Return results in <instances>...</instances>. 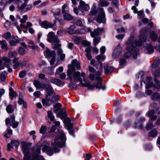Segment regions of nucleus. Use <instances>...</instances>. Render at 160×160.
<instances>
[{"mask_svg":"<svg viewBox=\"0 0 160 160\" xmlns=\"http://www.w3.org/2000/svg\"><path fill=\"white\" fill-rule=\"evenodd\" d=\"M147 36L146 35H141L139 36V40H136L134 42L132 41L131 39L128 40L127 42V44L130 45V46L135 47L134 45L136 46L140 47L142 45V43H145L144 47L145 49L146 52L149 53H152L154 51V49L151 44V42L150 40H147Z\"/></svg>","mask_w":160,"mask_h":160,"instance_id":"obj_1","label":"nucleus"},{"mask_svg":"<svg viewBox=\"0 0 160 160\" xmlns=\"http://www.w3.org/2000/svg\"><path fill=\"white\" fill-rule=\"evenodd\" d=\"M59 139L58 138H56L54 143L51 144L52 148L49 147V144L48 143L44 144L42 151L43 152L46 151L47 154L50 156L52 155L53 152L54 153L59 152L60 150L58 147H62L64 146L63 143L59 141Z\"/></svg>","mask_w":160,"mask_h":160,"instance_id":"obj_2","label":"nucleus"},{"mask_svg":"<svg viewBox=\"0 0 160 160\" xmlns=\"http://www.w3.org/2000/svg\"><path fill=\"white\" fill-rule=\"evenodd\" d=\"M75 70L74 68H69L67 70V76L70 81L81 82L82 79L80 77V72L79 71L75 72Z\"/></svg>","mask_w":160,"mask_h":160,"instance_id":"obj_3","label":"nucleus"},{"mask_svg":"<svg viewBox=\"0 0 160 160\" xmlns=\"http://www.w3.org/2000/svg\"><path fill=\"white\" fill-rule=\"evenodd\" d=\"M59 98L58 95H56L55 92L53 93L48 94L46 95L45 98L42 100V103L43 105L50 106L52 103H55L58 102Z\"/></svg>","mask_w":160,"mask_h":160,"instance_id":"obj_4","label":"nucleus"},{"mask_svg":"<svg viewBox=\"0 0 160 160\" xmlns=\"http://www.w3.org/2000/svg\"><path fill=\"white\" fill-rule=\"evenodd\" d=\"M127 52L123 55L124 58H129L132 55L134 59L136 58L138 54V50L137 48L129 46L127 47Z\"/></svg>","mask_w":160,"mask_h":160,"instance_id":"obj_5","label":"nucleus"},{"mask_svg":"<svg viewBox=\"0 0 160 160\" xmlns=\"http://www.w3.org/2000/svg\"><path fill=\"white\" fill-rule=\"evenodd\" d=\"M96 58L98 61L100 60H102L103 61H104L105 59V57L104 55H99L96 57ZM98 64L97 66L96 65L95 66L97 68H98L99 69L97 72L98 75H100L101 74V72H102V64L101 62L99 61L98 62Z\"/></svg>","mask_w":160,"mask_h":160,"instance_id":"obj_6","label":"nucleus"},{"mask_svg":"<svg viewBox=\"0 0 160 160\" xmlns=\"http://www.w3.org/2000/svg\"><path fill=\"white\" fill-rule=\"evenodd\" d=\"M98 9L99 10L100 13L99 14L98 17L96 18V21L98 22L99 23L102 22L104 23L106 21L105 12L103 11L102 8H98Z\"/></svg>","mask_w":160,"mask_h":160,"instance_id":"obj_7","label":"nucleus"},{"mask_svg":"<svg viewBox=\"0 0 160 160\" xmlns=\"http://www.w3.org/2000/svg\"><path fill=\"white\" fill-rule=\"evenodd\" d=\"M22 148V149L23 153L25 154L24 157V159L25 160H27L26 159V155L28 154L29 152L28 146L29 144L27 142H21Z\"/></svg>","mask_w":160,"mask_h":160,"instance_id":"obj_8","label":"nucleus"},{"mask_svg":"<svg viewBox=\"0 0 160 160\" xmlns=\"http://www.w3.org/2000/svg\"><path fill=\"white\" fill-rule=\"evenodd\" d=\"M122 51V47L119 44L113 51L112 55L113 57L114 58H118L121 53Z\"/></svg>","mask_w":160,"mask_h":160,"instance_id":"obj_9","label":"nucleus"},{"mask_svg":"<svg viewBox=\"0 0 160 160\" xmlns=\"http://www.w3.org/2000/svg\"><path fill=\"white\" fill-rule=\"evenodd\" d=\"M45 57L49 58H52L56 57V52L54 51H51L49 49L47 48V50L44 52Z\"/></svg>","mask_w":160,"mask_h":160,"instance_id":"obj_10","label":"nucleus"},{"mask_svg":"<svg viewBox=\"0 0 160 160\" xmlns=\"http://www.w3.org/2000/svg\"><path fill=\"white\" fill-rule=\"evenodd\" d=\"M79 8V9L85 11L89 10L90 8L89 5L86 4L82 0L80 1Z\"/></svg>","mask_w":160,"mask_h":160,"instance_id":"obj_11","label":"nucleus"},{"mask_svg":"<svg viewBox=\"0 0 160 160\" xmlns=\"http://www.w3.org/2000/svg\"><path fill=\"white\" fill-rule=\"evenodd\" d=\"M50 82L60 87L63 86L64 84V83L62 82L60 80L56 78H50Z\"/></svg>","mask_w":160,"mask_h":160,"instance_id":"obj_12","label":"nucleus"},{"mask_svg":"<svg viewBox=\"0 0 160 160\" xmlns=\"http://www.w3.org/2000/svg\"><path fill=\"white\" fill-rule=\"evenodd\" d=\"M104 30L103 28H98L97 29H95L93 31L91 32V36L92 37L95 36H98Z\"/></svg>","mask_w":160,"mask_h":160,"instance_id":"obj_13","label":"nucleus"},{"mask_svg":"<svg viewBox=\"0 0 160 160\" xmlns=\"http://www.w3.org/2000/svg\"><path fill=\"white\" fill-rule=\"evenodd\" d=\"M19 145V142L17 140H12L11 143H9L7 145V150L10 151L11 149L12 146L17 147Z\"/></svg>","mask_w":160,"mask_h":160,"instance_id":"obj_14","label":"nucleus"},{"mask_svg":"<svg viewBox=\"0 0 160 160\" xmlns=\"http://www.w3.org/2000/svg\"><path fill=\"white\" fill-rule=\"evenodd\" d=\"M155 111L154 110H149L147 113L148 116L150 118L151 120L154 121L156 120L157 118V116L154 115Z\"/></svg>","mask_w":160,"mask_h":160,"instance_id":"obj_15","label":"nucleus"},{"mask_svg":"<svg viewBox=\"0 0 160 160\" xmlns=\"http://www.w3.org/2000/svg\"><path fill=\"white\" fill-rule=\"evenodd\" d=\"M152 79V78L151 77H148L144 81V83L146 84V88L148 89L153 86V83L150 82Z\"/></svg>","mask_w":160,"mask_h":160,"instance_id":"obj_16","label":"nucleus"},{"mask_svg":"<svg viewBox=\"0 0 160 160\" xmlns=\"http://www.w3.org/2000/svg\"><path fill=\"white\" fill-rule=\"evenodd\" d=\"M10 118H7L5 119V124L6 125L10 124L15 121V117L13 114L10 115Z\"/></svg>","mask_w":160,"mask_h":160,"instance_id":"obj_17","label":"nucleus"},{"mask_svg":"<svg viewBox=\"0 0 160 160\" xmlns=\"http://www.w3.org/2000/svg\"><path fill=\"white\" fill-rule=\"evenodd\" d=\"M41 26L42 28H52L54 26V25L49 22L44 21L41 23Z\"/></svg>","mask_w":160,"mask_h":160,"instance_id":"obj_18","label":"nucleus"},{"mask_svg":"<svg viewBox=\"0 0 160 160\" xmlns=\"http://www.w3.org/2000/svg\"><path fill=\"white\" fill-rule=\"evenodd\" d=\"M72 66L70 68H74L75 69L76 68L78 70L80 69V63L76 59L72 61Z\"/></svg>","mask_w":160,"mask_h":160,"instance_id":"obj_19","label":"nucleus"},{"mask_svg":"<svg viewBox=\"0 0 160 160\" xmlns=\"http://www.w3.org/2000/svg\"><path fill=\"white\" fill-rule=\"evenodd\" d=\"M6 110L8 113H12L15 110L14 107L13 105L9 104L7 106Z\"/></svg>","mask_w":160,"mask_h":160,"instance_id":"obj_20","label":"nucleus"},{"mask_svg":"<svg viewBox=\"0 0 160 160\" xmlns=\"http://www.w3.org/2000/svg\"><path fill=\"white\" fill-rule=\"evenodd\" d=\"M108 65H106L104 67L105 74H107L109 72L111 73L114 70V68L113 67L110 66L108 68Z\"/></svg>","mask_w":160,"mask_h":160,"instance_id":"obj_21","label":"nucleus"},{"mask_svg":"<svg viewBox=\"0 0 160 160\" xmlns=\"http://www.w3.org/2000/svg\"><path fill=\"white\" fill-rule=\"evenodd\" d=\"M55 35L52 32H50L48 35L47 37V41L49 42H53L54 40L53 38H54Z\"/></svg>","mask_w":160,"mask_h":160,"instance_id":"obj_22","label":"nucleus"},{"mask_svg":"<svg viewBox=\"0 0 160 160\" xmlns=\"http://www.w3.org/2000/svg\"><path fill=\"white\" fill-rule=\"evenodd\" d=\"M46 91L48 94L53 93L54 94L55 92L52 86L49 84H47L46 87Z\"/></svg>","mask_w":160,"mask_h":160,"instance_id":"obj_23","label":"nucleus"},{"mask_svg":"<svg viewBox=\"0 0 160 160\" xmlns=\"http://www.w3.org/2000/svg\"><path fill=\"white\" fill-rule=\"evenodd\" d=\"M9 95L11 97V99L12 100L14 97H16L18 96V94L14 91L13 89L11 87L9 88Z\"/></svg>","mask_w":160,"mask_h":160,"instance_id":"obj_24","label":"nucleus"},{"mask_svg":"<svg viewBox=\"0 0 160 160\" xmlns=\"http://www.w3.org/2000/svg\"><path fill=\"white\" fill-rule=\"evenodd\" d=\"M160 63V58H156L153 62L152 64L151 67L153 68H155L158 67Z\"/></svg>","mask_w":160,"mask_h":160,"instance_id":"obj_25","label":"nucleus"},{"mask_svg":"<svg viewBox=\"0 0 160 160\" xmlns=\"http://www.w3.org/2000/svg\"><path fill=\"white\" fill-rule=\"evenodd\" d=\"M0 44L1 45V48L5 50L6 51L9 48L7 46V43L6 41L4 40H1L0 41Z\"/></svg>","mask_w":160,"mask_h":160,"instance_id":"obj_26","label":"nucleus"},{"mask_svg":"<svg viewBox=\"0 0 160 160\" xmlns=\"http://www.w3.org/2000/svg\"><path fill=\"white\" fill-rule=\"evenodd\" d=\"M150 38L153 42H155L157 40L158 38V35L157 33L152 31L150 34Z\"/></svg>","mask_w":160,"mask_h":160,"instance_id":"obj_27","label":"nucleus"},{"mask_svg":"<svg viewBox=\"0 0 160 160\" xmlns=\"http://www.w3.org/2000/svg\"><path fill=\"white\" fill-rule=\"evenodd\" d=\"M12 40H11L9 41V43L11 46H14L17 43H19V41L18 39L15 38L14 37H12Z\"/></svg>","mask_w":160,"mask_h":160,"instance_id":"obj_28","label":"nucleus"},{"mask_svg":"<svg viewBox=\"0 0 160 160\" xmlns=\"http://www.w3.org/2000/svg\"><path fill=\"white\" fill-rule=\"evenodd\" d=\"M75 27L74 26H71L67 30L68 33L70 34L76 33V30H75Z\"/></svg>","mask_w":160,"mask_h":160,"instance_id":"obj_29","label":"nucleus"},{"mask_svg":"<svg viewBox=\"0 0 160 160\" xmlns=\"http://www.w3.org/2000/svg\"><path fill=\"white\" fill-rule=\"evenodd\" d=\"M15 1V0H2L0 2V5H2L4 4V6H5L8 4H9Z\"/></svg>","mask_w":160,"mask_h":160,"instance_id":"obj_30","label":"nucleus"},{"mask_svg":"<svg viewBox=\"0 0 160 160\" xmlns=\"http://www.w3.org/2000/svg\"><path fill=\"white\" fill-rule=\"evenodd\" d=\"M151 97L152 100L156 101L160 98V95L158 93L155 92L152 94Z\"/></svg>","mask_w":160,"mask_h":160,"instance_id":"obj_31","label":"nucleus"},{"mask_svg":"<svg viewBox=\"0 0 160 160\" xmlns=\"http://www.w3.org/2000/svg\"><path fill=\"white\" fill-rule=\"evenodd\" d=\"M158 132L155 129H153L150 131L148 133V136L153 138L155 137L157 135Z\"/></svg>","mask_w":160,"mask_h":160,"instance_id":"obj_32","label":"nucleus"},{"mask_svg":"<svg viewBox=\"0 0 160 160\" xmlns=\"http://www.w3.org/2000/svg\"><path fill=\"white\" fill-rule=\"evenodd\" d=\"M58 115L60 116L62 119H63L67 116V114L65 111L63 109L61 110L58 113Z\"/></svg>","mask_w":160,"mask_h":160,"instance_id":"obj_33","label":"nucleus"},{"mask_svg":"<svg viewBox=\"0 0 160 160\" xmlns=\"http://www.w3.org/2000/svg\"><path fill=\"white\" fill-rule=\"evenodd\" d=\"M58 133H59V138L61 139L62 142L65 141V136L63 131L61 129L58 130Z\"/></svg>","mask_w":160,"mask_h":160,"instance_id":"obj_34","label":"nucleus"},{"mask_svg":"<svg viewBox=\"0 0 160 160\" xmlns=\"http://www.w3.org/2000/svg\"><path fill=\"white\" fill-rule=\"evenodd\" d=\"M108 0H100V5L102 7L107 6L109 4V3L108 2Z\"/></svg>","mask_w":160,"mask_h":160,"instance_id":"obj_35","label":"nucleus"},{"mask_svg":"<svg viewBox=\"0 0 160 160\" xmlns=\"http://www.w3.org/2000/svg\"><path fill=\"white\" fill-rule=\"evenodd\" d=\"M63 18L67 20H71L73 19V17L68 13H65L63 15Z\"/></svg>","mask_w":160,"mask_h":160,"instance_id":"obj_36","label":"nucleus"},{"mask_svg":"<svg viewBox=\"0 0 160 160\" xmlns=\"http://www.w3.org/2000/svg\"><path fill=\"white\" fill-rule=\"evenodd\" d=\"M18 55V53L15 51H11L8 52V57L12 58L16 57Z\"/></svg>","mask_w":160,"mask_h":160,"instance_id":"obj_37","label":"nucleus"},{"mask_svg":"<svg viewBox=\"0 0 160 160\" xmlns=\"http://www.w3.org/2000/svg\"><path fill=\"white\" fill-rule=\"evenodd\" d=\"M48 117L49 118L51 121H53L55 119L54 116L53 115L52 112L51 111H49L47 112Z\"/></svg>","mask_w":160,"mask_h":160,"instance_id":"obj_38","label":"nucleus"},{"mask_svg":"<svg viewBox=\"0 0 160 160\" xmlns=\"http://www.w3.org/2000/svg\"><path fill=\"white\" fill-rule=\"evenodd\" d=\"M125 58H121L119 60V65L122 67L120 68H123L126 64L127 61Z\"/></svg>","mask_w":160,"mask_h":160,"instance_id":"obj_39","label":"nucleus"},{"mask_svg":"<svg viewBox=\"0 0 160 160\" xmlns=\"http://www.w3.org/2000/svg\"><path fill=\"white\" fill-rule=\"evenodd\" d=\"M54 67H50L48 68L47 71L46 73L49 75L53 74L54 72L53 71Z\"/></svg>","mask_w":160,"mask_h":160,"instance_id":"obj_40","label":"nucleus"},{"mask_svg":"<svg viewBox=\"0 0 160 160\" xmlns=\"http://www.w3.org/2000/svg\"><path fill=\"white\" fill-rule=\"evenodd\" d=\"M72 39L74 41L75 43L77 44L80 43L81 41V38L79 37L74 36L73 37Z\"/></svg>","mask_w":160,"mask_h":160,"instance_id":"obj_41","label":"nucleus"},{"mask_svg":"<svg viewBox=\"0 0 160 160\" xmlns=\"http://www.w3.org/2000/svg\"><path fill=\"white\" fill-rule=\"evenodd\" d=\"M148 28L147 27H145L142 28L140 30V32L141 34L140 36L141 35H145L144 34H147L148 33Z\"/></svg>","mask_w":160,"mask_h":160,"instance_id":"obj_42","label":"nucleus"},{"mask_svg":"<svg viewBox=\"0 0 160 160\" xmlns=\"http://www.w3.org/2000/svg\"><path fill=\"white\" fill-rule=\"evenodd\" d=\"M86 30L84 28H80L76 30V34H83L85 33Z\"/></svg>","mask_w":160,"mask_h":160,"instance_id":"obj_43","label":"nucleus"},{"mask_svg":"<svg viewBox=\"0 0 160 160\" xmlns=\"http://www.w3.org/2000/svg\"><path fill=\"white\" fill-rule=\"evenodd\" d=\"M134 127L135 128H138L140 129L143 128V126L139 121H138L135 123Z\"/></svg>","mask_w":160,"mask_h":160,"instance_id":"obj_44","label":"nucleus"},{"mask_svg":"<svg viewBox=\"0 0 160 160\" xmlns=\"http://www.w3.org/2000/svg\"><path fill=\"white\" fill-rule=\"evenodd\" d=\"M2 37L7 40L11 38V34L10 33L8 32L6 33L3 34L2 35Z\"/></svg>","mask_w":160,"mask_h":160,"instance_id":"obj_45","label":"nucleus"},{"mask_svg":"<svg viewBox=\"0 0 160 160\" xmlns=\"http://www.w3.org/2000/svg\"><path fill=\"white\" fill-rule=\"evenodd\" d=\"M101 38L99 37L94 38L93 39V44L94 46H96L100 42Z\"/></svg>","mask_w":160,"mask_h":160,"instance_id":"obj_46","label":"nucleus"},{"mask_svg":"<svg viewBox=\"0 0 160 160\" xmlns=\"http://www.w3.org/2000/svg\"><path fill=\"white\" fill-rule=\"evenodd\" d=\"M28 43L29 44L28 47L34 50L37 48L34 45L33 42L31 40L29 41Z\"/></svg>","mask_w":160,"mask_h":160,"instance_id":"obj_47","label":"nucleus"},{"mask_svg":"<svg viewBox=\"0 0 160 160\" xmlns=\"http://www.w3.org/2000/svg\"><path fill=\"white\" fill-rule=\"evenodd\" d=\"M46 131L47 127L44 126H42L39 129V132L42 134L45 133Z\"/></svg>","mask_w":160,"mask_h":160,"instance_id":"obj_48","label":"nucleus"},{"mask_svg":"<svg viewBox=\"0 0 160 160\" xmlns=\"http://www.w3.org/2000/svg\"><path fill=\"white\" fill-rule=\"evenodd\" d=\"M93 85L96 88L100 89L102 85V81L98 82L97 83L94 82L93 83Z\"/></svg>","mask_w":160,"mask_h":160,"instance_id":"obj_49","label":"nucleus"},{"mask_svg":"<svg viewBox=\"0 0 160 160\" xmlns=\"http://www.w3.org/2000/svg\"><path fill=\"white\" fill-rule=\"evenodd\" d=\"M61 106L62 105L60 103H56L54 107L55 112H56L58 111Z\"/></svg>","mask_w":160,"mask_h":160,"instance_id":"obj_50","label":"nucleus"},{"mask_svg":"<svg viewBox=\"0 0 160 160\" xmlns=\"http://www.w3.org/2000/svg\"><path fill=\"white\" fill-rule=\"evenodd\" d=\"M41 83L38 80H35L34 82V85L36 88H40Z\"/></svg>","mask_w":160,"mask_h":160,"instance_id":"obj_51","label":"nucleus"},{"mask_svg":"<svg viewBox=\"0 0 160 160\" xmlns=\"http://www.w3.org/2000/svg\"><path fill=\"white\" fill-rule=\"evenodd\" d=\"M68 87L70 88H73L74 89H76L77 88V84L73 82L70 83L68 85Z\"/></svg>","mask_w":160,"mask_h":160,"instance_id":"obj_52","label":"nucleus"},{"mask_svg":"<svg viewBox=\"0 0 160 160\" xmlns=\"http://www.w3.org/2000/svg\"><path fill=\"white\" fill-rule=\"evenodd\" d=\"M154 81L155 82L154 85V87L157 89L160 88V81H157L156 78L154 79Z\"/></svg>","mask_w":160,"mask_h":160,"instance_id":"obj_53","label":"nucleus"},{"mask_svg":"<svg viewBox=\"0 0 160 160\" xmlns=\"http://www.w3.org/2000/svg\"><path fill=\"white\" fill-rule=\"evenodd\" d=\"M27 74V72L25 70H23L21 72L19 73V76L21 78H24Z\"/></svg>","mask_w":160,"mask_h":160,"instance_id":"obj_54","label":"nucleus"},{"mask_svg":"<svg viewBox=\"0 0 160 160\" xmlns=\"http://www.w3.org/2000/svg\"><path fill=\"white\" fill-rule=\"evenodd\" d=\"M18 52L21 55H24L25 52V50L21 47H19L18 49Z\"/></svg>","mask_w":160,"mask_h":160,"instance_id":"obj_55","label":"nucleus"},{"mask_svg":"<svg viewBox=\"0 0 160 160\" xmlns=\"http://www.w3.org/2000/svg\"><path fill=\"white\" fill-rule=\"evenodd\" d=\"M82 44L86 47H89L90 46L91 43L89 42H87L86 41L84 40L82 42Z\"/></svg>","mask_w":160,"mask_h":160,"instance_id":"obj_56","label":"nucleus"},{"mask_svg":"<svg viewBox=\"0 0 160 160\" xmlns=\"http://www.w3.org/2000/svg\"><path fill=\"white\" fill-rule=\"evenodd\" d=\"M21 64V61H19L16 63H14L13 65V68L14 69H16L18 68Z\"/></svg>","mask_w":160,"mask_h":160,"instance_id":"obj_57","label":"nucleus"},{"mask_svg":"<svg viewBox=\"0 0 160 160\" xmlns=\"http://www.w3.org/2000/svg\"><path fill=\"white\" fill-rule=\"evenodd\" d=\"M154 74L156 77L160 76V68H158L155 70Z\"/></svg>","mask_w":160,"mask_h":160,"instance_id":"obj_58","label":"nucleus"},{"mask_svg":"<svg viewBox=\"0 0 160 160\" xmlns=\"http://www.w3.org/2000/svg\"><path fill=\"white\" fill-rule=\"evenodd\" d=\"M27 4L26 2H24L21 6H18V8L19 10H23L26 7Z\"/></svg>","mask_w":160,"mask_h":160,"instance_id":"obj_59","label":"nucleus"},{"mask_svg":"<svg viewBox=\"0 0 160 160\" xmlns=\"http://www.w3.org/2000/svg\"><path fill=\"white\" fill-rule=\"evenodd\" d=\"M153 124L152 122H149L148 123L146 126V129L148 130L153 128Z\"/></svg>","mask_w":160,"mask_h":160,"instance_id":"obj_60","label":"nucleus"},{"mask_svg":"<svg viewBox=\"0 0 160 160\" xmlns=\"http://www.w3.org/2000/svg\"><path fill=\"white\" fill-rule=\"evenodd\" d=\"M61 47V45L60 44H54L52 47V48L54 50H58Z\"/></svg>","mask_w":160,"mask_h":160,"instance_id":"obj_61","label":"nucleus"},{"mask_svg":"<svg viewBox=\"0 0 160 160\" xmlns=\"http://www.w3.org/2000/svg\"><path fill=\"white\" fill-rule=\"evenodd\" d=\"M38 77L41 79H44L45 81L48 80V78L45 77V75L43 74H39L38 75Z\"/></svg>","mask_w":160,"mask_h":160,"instance_id":"obj_62","label":"nucleus"},{"mask_svg":"<svg viewBox=\"0 0 160 160\" xmlns=\"http://www.w3.org/2000/svg\"><path fill=\"white\" fill-rule=\"evenodd\" d=\"M126 29V28L122 27L118 29L117 30L118 33H120L121 32H124Z\"/></svg>","mask_w":160,"mask_h":160,"instance_id":"obj_63","label":"nucleus"},{"mask_svg":"<svg viewBox=\"0 0 160 160\" xmlns=\"http://www.w3.org/2000/svg\"><path fill=\"white\" fill-rule=\"evenodd\" d=\"M53 38L54 40L53 41V42L56 43H59L60 41L59 39H58V37L57 36H56L55 35L54 38Z\"/></svg>","mask_w":160,"mask_h":160,"instance_id":"obj_64","label":"nucleus"}]
</instances>
